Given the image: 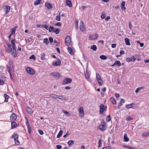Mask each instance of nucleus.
Returning a JSON list of instances; mask_svg holds the SVG:
<instances>
[{
	"label": "nucleus",
	"instance_id": "36",
	"mask_svg": "<svg viewBox=\"0 0 149 149\" xmlns=\"http://www.w3.org/2000/svg\"><path fill=\"white\" fill-rule=\"evenodd\" d=\"M144 87H139L137 88L135 91V92L137 93L139 92V91L141 90V89H144Z\"/></svg>",
	"mask_w": 149,
	"mask_h": 149
},
{
	"label": "nucleus",
	"instance_id": "7",
	"mask_svg": "<svg viewBox=\"0 0 149 149\" xmlns=\"http://www.w3.org/2000/svg\"><path fill=\"white\" fill-rule=\"evenodd\" d=\"M61 63V61L58 58L55 62H53L52 63V65L55 66L59 65Z\"/></svg>",
	"mask_w": 149,
	"mask_h": 149
},
{
	"label": "nucleus",
	"instance_id": "64",
	"mask_svg": "<svg viewBox=\"0 0 149 149\" xmlns=\"http://www.w3.org/2000/svg\"><path fill=\"white\" fill-rule=\"evenodd\" d=\"M110 19V18L109 16H107L106 18L105 19V20L106 21H107L109 19Z\"/></svg>",
	"mask_w": 149,
	"mask_h": 149
},
{
	"label": "nucleus",
	"instance_id": "14",
	"mask_svg": "<svg viewBox=\"0 0 149 149\" xmlns=\"http://www.w3.org/2000/svg\"><path fill=\"white\" fill-rule=\"evenodd\" d=\"M79 113H80V116H83L84 112L83 110V107H81L79 109Z\"/></svg>",
	"mask_w": 149,
	"mask_h": 149
},
{
	"label": "nucleus",
	"instance_id": "12",
	"mask_svg": "<svg viewBox=\"0 0 149 149\" xmlns=\"http://www.w3.org/2000/svg\"><path fill=\"white\" fill-rule=\"evenodd\" d=\"M26 124L27 127L28 133L29 134H31V128L30 126L28 120H27Z\"/></svg>",
	"mask_w": 149,
	"mask_h": 149
},
{
	"label": "nucleus",
	"instance_id": "45",
	"mask_svg": "<svg viewBox=\"0 0 149 149\" xmlns=\"http://www.w3.org/2000/svg\"><path fill=\"white\" fill-rule=\"evenodd\" d=\"M29 58L30 59H32L34 60H35L36 59V58L35 55L33 54L29 57Z\"/></svg>",
	"mask_w": 149,
	"mask_h": 149
},
{
	"label": "nucleus",
	"instance_id": "46",
	"mask_svg": "<svg viewBox=\"0 0 149 149\" xmlns=\"http://www.w3.org/2000/svg\"><path fill=\"white\" fill-rule=\"evenodd\" d=\"M14 141L16 145H18L20 144L19 141L18 140V139H16V140H14Z\"/></svg>",
	"mask_w": 149,
	"mask_h": 149
},
{
	"label": "nucleus",
	"instance_id": "33",
	"mask_svg": "<svg viewBox=\"0 0 149 149\" xmlns=\"http://www.w3.org/2000/svg\"><path fill=\"white\" fill-rule=\"evenodd\" d=\"M12 137L14 138V140H16L18 139V135L17 134H14L12 135Z\"/></svg>",
	"mask_w": 149,
	"mask_h": 149
},
{
	"label": "nucleus",
	"instance_id": "61",
	"mask_svg": "<svg viewBox=\"0 0 149 149\" xmlns=\"http://www.w3.org/2000/svg\"><path fill=\"white\" fill-rule=\"evenodd\" d=\"M55 25H56L58 26H61V24L60 22H58L55 24Z\"/></svg>",
	"mask_w": 149,
	"mask_h": 149
},
{
	"label": "nucleus",
	"instance_id": "51",
	"mask_svg": "<svg viewBox=\"0 0 149 149\" xmlns=\"http://www.w3.org/2000/svg\"><path fill=\"white\" fill-rule=\"evenodd\" d=\"M130 59L131 61H134L136 60V59L135 58V57H134V56H132L130 58Z\"/></svg>",
	"mask_w": 149,
	"mask_h": 149
},
{
	"label": "nucleus",
	"instance_id": "26",
	"mask_svg": "<svg viewBox=\"0 0 149 149\" xmlns=\"http://www.w3.org/2000/svg\"><path fill=\"white\" fill-rule=\"evenodd\" d=\"M115 64L116 65H118V66H120L122 65V63H120L119 61H116L115 62Z\"/></svg>",
	"mask_w": 149,
	"mask_h": 149
},
{
	"label": "nucleus",
	"instance_id": "62",
	"mask_svg": "<svg viewBox=\"0 0 149 149\" xmlns=\"http://www.w3.org/2000/svg\"><path fill=\"white\" fill-rule=\"evenodd\" d=\"M116 44H113L111 45V47L112 48H114L116 46Z\"/></svg>",
	"mask_w": 149,
	"mask_h": 149
},
{
	"label": "nucleus",
	"instance_id": "20",
	"mask_svg": "<svg viewBox=\"0 0 149 149\" xmlns=\"http://www.w3.org/2000/svg\"><path fill=\"white\" fill-rule=\"evenodd\" d=\"M134 104L133 103H131L130 104H127L126 106V107L127 109H129L130 108H132L134 106Z\"/></svg>",
	"mask_w": 149,
	"mask_h": 149
},
{
	"label": "nucleus",
	"instance_id": "53",
	"mask_svg": "<svg viewBox=\"0 0 149 149\" xmlns=\"http://www.w3.org/2000/svg\"><path fill=\"white\" fill-rule=\"evenodd\" d=\"M58 96L59 97H58V98L60 99H62L63 100H65V97H62L61 96Z\"/></svg>",
	"mask_w": 149,
	"mask_h": 149
},
{
	"label": "nucleus",
	"instance_id": "16",
	"mask_svg": "<svg viewBox=\"0 0 149 149\" xmlns=\"http://www.w3.org/2000/svg\"><path fill=\"white\" fill-rule=\"evenodd\" d=\"M26 110L30 114H32L33 112L32 110L29 107H26Z\"/></svg>",
	"mask_w": 149,
	"mask_h": 149
},
{
	"label": "nucleus",
	"instance_id": "55",
	"mask_svg": "<svg viewBox=\"0 0 149 149\" xmlns=\"http://www.w3.org/2000/svg\"><path fill=\"white\" fill-rule=\"evenodd\" d=\"M49 40L51 43H52L53 41V38L51 37L49 38Z\"/></svg>",
	"mask_w": 149,
	"mask_h": 149
},
{
	"label": "nucleus",
	"instance_id": "11",
	"mask_svg": "<svg viewBox=\"0 0 149 149\" xmlns=\"http://www.w3.org/2000/svg\"><path fill=\"white\" fill-rule=\"evenodd\" d=\"M98 37L97 34H95L94 35H90L89 36V38H90V39L91 40H94L96 39Z\"/></svg>",
	"mask_w": 149,
	"mask_h": 149
},
{
	"label": "nucleus",
	"instance_id": "15",
	"mask_svg": "<svg viewBox=\"0 0 149 149\" xmlns=\"http://www.w3.org/2000/svg\"><path fill=\"white\" fill-rule=\"evenodd\" d=\"M80 30L83 32L85 30V28L84 23L82 22V25H80L79 26Z\"/></svg>",
	"mask_w": 149,
	"mask_h": 149
},
{
	"label": "nucleus",
	"instance_id": "23",
	"mask_svg": "<svg viewBox=\"0 0 149 149\" xmlns=\"http://www.w3.org/2000/svg\"><path fill=\"white\" fill-rule=\"evenodd\" d=\"M125 1H123L121 4V7L122 9H123L124 10H125L126 8L125 7Z\"/></svg>",
	"mask_w": 149,
	"mask_h": 149
},
{
	"label": "nucleus",
	"instance_id": "3",
	"mask_svg": "<svg viewBox=\"0 0 149 149\" xmlns=\"http://www.w3.org/2000/svg\"><path fill=\"white\" fill-rule=\"evenodd\" d=\"M99 128L102 131H104L106 129V123L104 122H102L101 124L99 126Z\"/></svg>",
	"mask_w": 149,
	"mask_h": 149
},
{
	"label": "nucleus",
	"instance_id": "34",
	"mask_svg": "<svg viewBox=\"0 0 149 149\" xmlns=\"http://www.w3.org/2000/svg\"><path fill=\"white\" fill-rule=\"evenodd\" d=\"M63 133V131L62 130H60L58 134L57 137L58 138H59L61 136Z\"/></svg>",
	"mask_w": 149,
	"mask_h": 149
},
{
	"label": "nucleus",
	"instance_id": "9",
	"mask_svg": "<svg viewBox=\"0 0 149 149\" xmlns=\"http://www.w3.org/2000/svg\"><path fill=\"white\" fill-rule=\"evenodd\" d=\"M71 81L72 79H71L67 78L64 79L63 80V84H66L69 83Z\"/></svg>",
	"mask_w": 149,
	"mask_h": 149
},
{
	"label": "nucleus",
	"instance_id": "39",
	"mask_svg": "<svg viewBox=\"0 0 149 149\" xmlns=\"http://www.w3.org/2000/svg\"><path fill=\"white\" fill-rule=\"evenodd\" d=\"M60 13H59L57 16L56 17V19L58 21H59L60 20V17L61 15H60Z\"/></svg>",
	"mask_w": 149,
	"mask_h": 149
},
{
	"label": "nucleus",
	"instance_id": "10",
	"mask_svg": "<svg viewBox=\"0 0 149 149\" xmlns=\"http://www.w3.org/2000/svg\"><path fill=\"white\" fill-rule=\"evenodd\" d=\"M17 118V116L15 114L13 113L10 117V119L11 121H15L16 120Z\"/></svg>",
	"mask_w": 149,
	"mask_h": 149
},
{
	"label": "nucleus",
	"instance_id": "47",
	"mask_svg": "<svg viewBox=\"0 0 149 149\" xmlns=\"http://www.w3.org/2000/svg\"><path fill=\"white\" fill-rule=\"evenodd\" d=\"M149 135V132L144 133L143 134V136H148Z\"/></svg>",
	"mask_w": 149,
	"mask_h": 149
},
{
	"label": "nucleus",
	"instance_id": "5",
	"mask_svg": "<svg viewBox=\"0 0 149 149\" xmlns=\"http://www.w3.org/2000/svg\"><path fill=\"white\" fill-rule=\"evenodd\" d=\"M100 114H102L103 113V112L104 110H106L107 107L106 106L104 107V105L102 104H101L100 106Z\"/></svg>",
	"mask_w": 149,
	"mask_h": 149
},
{
	"label": "nucleus",
	"instance_id": "25",
	"mask_svg": "<svg viewBox=\"0 0 149 149\" xmlns=\"http://www.w3.org/2000/svg\"><path fill=\"white\" fill-rule=\"evenodd\" d=\"M45 4L48 9H50L52 8V5L49 3H46Z\"/></svg>",
	"mask_w": 149,
	"mask_h": 149
},
{
	"label": "nucleus",
	"instance_id": "29",
	"mask_svg": "<svg viewBox=\"0 0 149 149\" xmlns=\"http://www.w3.org/2000/svg\"><path fill=\"white\" fill-rule=\"evenodd\" d=\"M110 101L113 104H116V101L113 97H111L110 99Z\"/></svg>",
	"mask_w": 149,
	"mask_h": 149
},
{
	"label": "nucleus",
	"instance_id": "37",
	"mask_svg": "<svg viewBox=\"0 0 149 149\" xmlns=\"http://www.w3.org/2000/svg\"><path fill=\"white\" fill-rule=\"evenodd\" d=\"M85 75L87 79H88L89 78V74L88 72H87V69L86 70V72H85Z\"/></svg>",
	"mask_w": 149,
	"mask_h": 149
},
{
	"label": "nucleus",
	"instance_id": "42",
	"mask_svg": "<svg viewBox=\"0 0 149 149\" xmlns=\"http://www.w3.org/2000/svg\"><path fill=\"white\" fill-rule=\"evenodd\" d=\"M43 42L46 44H48L49 43L48 40L47 38H45L43 40Z\"/></svg>",
	"mask_w": 149,
	"mask_h": 149
},
{
	"label": "nucleus",
	"instance_id": "40",
	"mask_svg": "<svg viewBox=\"0 0 149 149\" xmlns=\"http://www.w3.org/2000/svg\"><path fill=\"white\" fill-rule=\"evenodd\" d=\"M100 58L102 60H106L107 58V57L104 55H102L100 56Z\"/></svg>",
	"mask_w": 149,
	"mask_h": 149
},
{
	"label": "nucleus",
	"instance_id": "19",
	"mask_svg": "<svg viewBox=\"0 0 149 149\" xmlns=\"http://www.w3.org/2000/svg\"><path fill=\"white\" fill-rule=\"evenodd\" d=\"M125 41L126 44L127 45H131L130 42V40L129 38H125Z\"/></svg>",
	"mask_w": 149,
	"mask_h": 149
},
{
	"label": "nucleus",
	"instance_id": "8",
	"mask_svg": "<svg viewBox=\"0 0 149 149\" xmlns=\"http://www.w3.org/2000/svg\"><path fill=\"white\" fill-rule=\"evenodd\" d=\"M50 74L51 76L55 77L56 78H58V77H60V74L56 72H52L50 73Z\"/></svg>",
	"mask_w": 149,
	"mask_h": 149
},
{
	"label": "nucleus",
	"instance_id": "48",
	"mask_svg": "<svg viewBox=\"0 0 149 149\" xmlns=\"http://www.w3.org/2000/svg\"><path fill=\"white\" fill-rule=\"evenodd\" d=\"M98 83L100 86H101L102 84L103 81L101 79L100 80H97Z\"/></svg>",
	"mask_w": 149,
	"mask_h": 149
},
{
	"label": "nucleus",
	"instance_id": "17",
	"mask_svg": "<svg viewBox=\"0 0 149 149\" xmlns=\"http://www.w3.org/2000/svg\"><path fill=\"white\" fill-rule=\"evenodd\" d=\"M17 28V26H14V27L12 28L11 29V34H13L15 35V32L16 29Z\"/></svg>",
	"mask_w": 149,
	"mask_h": 149
},
{
	"label": "nucleus",
	"instance_id": "27",
	"mask_svg": "<svg viewBox=\"0 0 149 149\" xmlns=\"http://www.w3.org/2000/svg\"><path fill=\"white\" fill-rule=\"evenodd\" d=\"M40 55L41 56V59L42 61L44 60L45 59V54L43 53Z\"/></svg>",
	"mask_w": 149,
	"mask_h": 149
},
{
	"label": "nucleus",
	"instance_id": "63",
	"mask_svg": "<svg viewBox=\"0 0 149 149\" xmlns=\"http://www.w3.org/2000/svg\"><path fill=\"white\" fill-rule=\"evenodd\" d=\"M98 43H101L102 45H103L104 44V41L102 40H100L98 41Z\"/></svg>",
	"mask_w": 149,
	"mask_h": 149
},
{
	"label": "nucleus",
	"instance_id": "57",
	"mask_svg": "<svg viewBox=\"0 0 149 149\" xmlns=\"http://www.w3.org/2000/svg\"><path fill=\"white\" fill-rule=\"evenodd\" d=\"M125 54L123 50H120V55L124 54Z\"/></svg>",
	"mask_w": 149,
	"mask_h": 149
},
{
	"label": "nucleus",
	"instance_id": "54",
	"mask_svg": "<svg viewBox=\"0 0 149 149\" xmlns=\"http://www.w3.org/2000/svg\"><path fill=\"white\" fill-rule=\"evenodd\" d=\"M38 131L39 132V133L40 134V135H43V134H44V133L43 132V131L42 130H38Z\"/></svg>",
	"mask_w": 149,
	"mask_h": 149
},
{
	"label": "nucleus",
	"instance_id": "59",
	"mask_svg": "<svg viewBox=\"0 0 149 149\" xmlns=\"http://www.w3.org/2000/svg\"><path fill=\"white\" fill-rule=\"evenodd\" d=\"M106 17V15H105V14H102L101 16V17L103 19H104Z\"/></svg>",
	"mask_w": 149,
	"mask_h": 149
},
{
	"label": "nucleus",
	"instance_id": "30",
	"mask_svg": "<svg viewBox=\"0 0 149 149\" xmlns=\"http://www.w3.org/2000/svg\"><path fill=\"white\" fill-rule=\"evenodd\" d=\"M68 51L69 53L71 54L72 55L73 54V52L71 48L70 47H68Z\"/></svg>",
	"mask_w": 149,
	"mask_h": 149
},
{
	"label": "nucleus",
	"instance_id": "1",
	"mask_svg": "<svg viewBox=\"0 0 149 149\" xmlns=\"http://www.w3.org/2000/svg\"><path fill=\"white\" fill-rule=\"evenodd\" d=\"M6 79L5 77L2 74H0V84L3 85L4 84V81Z\"/></svg>",
	"mask_w": 149,
	"mask_h": 149
},
{
	"label": "nucleus",
	"instance_id": "44",
	"mask_svg": "<svg viewBox=\"0 0 149 149\" xmlns=\"http://www.w3.org/2000/svg\"><path fill=\"white\" fill-rule=\"evenodd\" d=\"M42 27L44 28L47 30H48L49 29V25H42Z\"/></svg>",
	"mask_w": 149,
	"mask_h": 149
},
{
	"label": "nucleus",
	"instance_id": "38",
	"mask_svg": "<svg viewBox=\"0 0 149 149\" xmlns=\"http://www.w3.org/2000/svg\"><path fill=\"white\" fill-rule=\"evenodd\" d=\"M41 1V0H37L34 2V4L35 6H37L40 3Z\"/></svg>",
	"mask_w": 149,
	"mask_h": 149
},
{
	"label": "nucleus",
	"instance_id": "4",
	"mask_svg": "<svg viewBox=\"0 0 149 149\" xmlns=\"http://www.w3.org/2000/svg\"><path fill=\"white\" fill-rule=\"evenodd\" d=\"M26 70L28 73L31 74H34L35 73L34 70L31 68H27L26 69Z\"/></svg>",
	"mask_w": 149,
	"mask_h": 149
},
{
	"label": "nucleus",
	"instance_id": "13",
	"mask_svg": "<svg viewBox=\"0 0 149 149\" xmlns=\"http://www.w3.org/2000/svg\"><path fill=\"white\" fill-rule=\"evenodd\" d=\"M10 7L9 6H5L4 8V10L6 14H7L10 10Z\"/></svg>",
	"mask_w": 149,
	"mask_h": 149
},
{
	"label": "nucleus",
	"instance_id": "35",
	"mask_svg": "<svg viewBox=\"0 0 149 149\" xmlns=\"http://www.w3.org/2000/svg\"><path fill=\"white\" fill-rule=\"evenodd\" d=\"M54 29L53 32L55 33L56 34H58L59 33V30L58 29L54 28Z\"/></svg>",
	"mask_w": 149,
	"mask_h": 149
},
{
	"label": "nucleus",
	"instance_id": "2",
	"mask_svg": "<svg viewBox=\"0 0 149 149\" xmlns=\"http://www.w3.org/2000/svg\"><path fill=\"white\" fill-rule=\"evenodd\" d=\"M16 48L12 47L10 50L11 55L14 57L17 56V54L16 51Z\"/></svg>",
	"mask_w": 149,
	"mask_h": 149
},
{
	"label": "nucleus",
	"instance_id": "41",
	"mask_svg": "<svg viewBox=\"0 0 149 149\" xmlns=\"http://www.w3.org/2000/svg\"><path fill=\"white\" fill-rule=\"evenodd\" d=\"M96 77L97 80H100V79H101L99 75V74L97 73H96Z\"/></svg>",
	"mask_w": 149,
	"mask_h": 149
},
{
	"label": "nucleus",
	"instance_id": "43",
	"mask_svg": "<svg viewBox=\"0 0 149 149\" xmlns=\"http://www.w3.org/2000/svg\"><path fill=\"white\" fill-rule=\"evenodd\" d=\"M54 27L52 26H50L49 28V31L50 32H53Z\"/></svg>",
	"mask_w": 149,
	"mask_h": 149
},
{
	"label": "nucleus",
	"instance_id": "22",
	"mask_svg": "<svg viewBox=\"0 0 149 149\" xmlns=\"http://www.w3.org/2000/svg\"><path fill=\"white\" fill-rule=\"evenodd\" d=\"M124 140L125 142H127L129 140V139L127 136V134H125L124 136Z\"/></svg>",
	"mask_w": 149,
	"mask_h": 149
},
{
	"label": "nucleus",
	"instance_id": "52",
	"mask_svg": "<svg viewBox=\"0 0 149 149\" xmlns=\"http://www.w3.org/2000/svg\"><path fill=\"white\" fill-rule=\"evenodd\" d=\"M123 147H125V148H129L130 149H134V148H133L132 147H131V146H126L124 145V146H123Z\"/></svg>",
	"mask_w": 149,
	"mask_h": 149
},
{
	"label": "nucleus",
	"instance_id": "50",
	"mask_svg": "<svg viewBox=\"0 0 149 149\" xmlns=\"http://www.w3.org/2000/svg\"><path fill=\"white\" fill-rule=\"evenodd\" d=\"M106 120L108 122H109L111 120L110 116V115H108L107 116Z\"/></svg>",
	"mask_w": 149,
	"mask_h": 149
},
{
	"label": "nucleus",
	"instance_id": "60",
	"mask_svg": "<svg viewBox=\"0 0 149 149\" xmlns=\"http://www.w3.org/2000/svg\"><path fill=\"white\" fill-rule=\"evenodd\" d=\"M125 100L123 99H122V98H121L120 99V102L122 103H124V102H125Z\"/></svg>",
	"mask_w": 149,
	"mask_h": 149
},
{
	"label": "nucleus",
	"instance_id": "58",
	"mask_svg": "<svg viewBox=\"0 0 149 149\" xmlns=\"http://www.w3.org/2000/svg\"><path fill=\"white\" fill-rule=\"evenodd\" d=\"M127 119L128 120H130L133 119V118H131L130 116H128L127 117Z\"/></svg>",
	"mask_w": 149,
	"mask_h": 149
},
{
	"label": "nucleus",
	"instance_id": "28",
	"mask_svg": "<svg viewBox=\"0 0 149 149\" xmlns=\"http://www.w3.org/2000/svg\"><path fill=\"white\" fill-rule=\"evenodd\" d=\"M4 97L5 98V99L4 100V102H8V100L9 98V96L7 94H4Z\"/></svg>",
	"mask_w": 149,
	"mask_h": 149
},
{
	"label": "nucleus",
	"instance_id": "31",
	"mask_svg": "<svg viewBox=\"0 0 149 149\" xmlns=\"http://www.w3.org/2000/svg\"><path fill=\"white\" fill-rule=\"evenodd\" d=\"M74 143V141L72 140H70L68 142V144L69 146H71Z\"/></svg>",
	"mask_w": 149,
	"mask_h": 149
},
{
	"label": "nucleus",
	"instance_id": "18",
	"mask_svg": "<svg viewBox=\"0 0 149 149\" xmlns=\"http://www.w3.org/2000/svg\"><path fill=\"white\" fill-rule=\"evenodd\" d=\"M11 129L15 128L17 126V124L14 121H13L11 123Z\"/></svg>",
	"mask_w": 149,
	"mask_h": 149
},
{
	"label": "nucleus",
	"instance_id": "56",
	"mask_svg": "<svg viewBox=\"0 0 149 149\" xmlns=\"http://www.w3.org/2000/svg\"><path fill=\"white\" fill-rule=\"evenodd\" d=\"M56 148L58 149H61L62 148V146L61 145H57L56 146Z\"/></svg>",
	"mask_w": 149,
	"mask_h": 149
},
{
	"label": "nucleus",
	"instance_id": "32",
	"mask_svg": "<svg viewBox=\"0 0 149 149\" xmlns=\"http://www.w3.org/2000/svg\"><path fill=\"white\" fill-rule=\"evenodd\" d=\"M91 49L94 51H95L97 49V46L95 45H93L91 46Z\"/></svg>",
	"mask_w": 149,
	"mask_h": 149
},
{
	"label": "nucleus",
	"instance_id": "49",
	"mask_svg": "<svg viewBox=\"0 0 149 149\" xmlns=\"http://www.w3.org/2000/svg\"><path fill=\"white\" fill-rule=\"evenodd\" d=\"M57 96V95H54V94H51L50 95V97H52L54 99H56V98H57V97H56V96Z\"/></svg>",
	"mask_w": 149,
	"mask_h": 149
},
{
	"label": "nucleus",
	"instance_id": "6",
	"mask_svg": "<svg viewBox=\"0 0 149 149\" xmlns=\"http://www.w3.org/2000/svg\"><path fill=\"white\" fill-rule=\"evenodd\" d=\"M70 37L69 36H67L66 37L65 39V43L66 45L67 46H69V44L70 42Z\"/></svg>",
	"mask_w": 149,
	"mask_h": 149
},
{
	"label": "nucleus",
	"instance_id": "24",
	"mask_svg": "<svg viewBox=\"0 0 149 149\" xmlns=\"http://www.w3.org/2000/svg\"><path fill=\"white\" fill-rule=\"evenodd\" d=\"M16 41L15 39H13L11 40V43L13 45L12 47L16 48L15 42Z\"/></svg>",
	"mask_w": 149,
	"mask_h": 149
},
{
	"label": "nucleus",
	"instance_id": "21",
	"mask_svg": "<svg viewBox=\"0 0 149 149\" xmlns=\"http://www.w3.org/2000/svg\"><path fill=\"white\" fill-rule=\"evenodd\" d=\"M66 4L67 6H68L70 7L72 6V3L70 1L67 0L66 1Z\"/></svg>",
	"mask_w": 149,
	"mask_h": 149
}]
</instances>
